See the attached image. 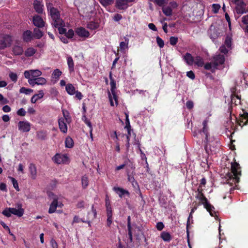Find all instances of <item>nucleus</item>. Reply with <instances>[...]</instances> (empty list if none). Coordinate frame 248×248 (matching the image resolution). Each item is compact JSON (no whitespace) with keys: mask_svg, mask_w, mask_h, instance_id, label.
Returning a JSON list of instances; mask_svg holds the SVG:
<instances>
[{"mask_svg":"<svg viewBox=\"0 0 248 248\" xmlns=\"http://www.w3.org/2000/svg\"><path fill=\"white\" fill-rule=\"evenodd\" d=\"M241 175L239 164L235 162L231 163V172L226 175L227 183L232 186L233 183L239 182V176Z\"/></svg>","mask_w":248,"mask_h":248,"instance_id":"1","label":"nucleus"},{"mask_svg":"<svg viewBox=\"0 0 248 248\" xmlns=\"http://www.w3.org/2000/svg\"><path fill=\"white\" fill-rule=\"evenodd\" d=\"M196 198L199 200L200 202L199 205L203 204L204 207L210 213L212 217H217V213L215 211V208L209 203L207 199L205 197L203 193L198 194Z\"/></svg>","mask_w":248,"mask_h":248,"instance_id":"2","label":"nucleus"},{"mask_svg":"<svg viewBox=\"0 0 248 248\" xmlns=\"http://www.w3.org/2000/svg\"><path fill=\"white\" fill-rule=\"evenodd\" d=\"M52 21L51 24L54 27H58V25H64V22L60 17L59 10L54 7H52L49 11Z\"/></svg>","mask_w":248,"mask_h":248,"instance_id":"3","label":"nucleus"},{"mask_svg":"<svg viewBox=\"0 0 248 248\" xmlns=\"http://www.w3.org/2000/svg\"><path fill=\"white\" fill-rule=\"evenodd\" d=\"M207 123H208V121L207 120H204L203 122H202L203 127H202V129L198 130V133L196 131H194L193 132V136H194V137L197 136L198 133L200 134L201 135H202V134H204L205 135V140H204V142L205 143V144L204 146V148H205V150L206 153H208L207 147H208V142H209L208 139L209 132H208V127L207 126Z\"/></svg>","mask_w":248,"mask_h":248,"instance_id":"4","label":"nucleus"},{"mask_svg":"<svg viewBox=\"0 0 248 248\" xmlns=\"http://www.w3.org/2000/svg\"><path fill=\"white\" fill-rule=\"evenodd\" d=\"M232 1L236 5L235 10L237 14L248 13V10L246 9V3L243 0H232Z\"/></svg>","mask_w":248,"mask_h":248,"instance_id":"5","label":"nucleus"},{"mask_svg":"<svg viewBox=\"0 0 248 248\" xmlns=\"http://www.w3.org/2000/svg\"><path fill=\"white\" fill-rule=\"evenodd\" d=\"M67 114L63 110L62 114L63 117H61L59 119L58 123L59 127L61 131L63 133H66L67 132V126L66 122H68V113L66 112Z\"/></svg>","mask_w":248,"mask_h":248,"instance_id":"6","label":"nucleus"},{"mask_svg":"<svg viewBox=\"0 0 248 248\" xmlns=\"http://www.w3.org/2000/svg\"><path fill=\"white\" fill-rule=\"evenodd\" d=\"M225 60V56L223 54H217L214 56L212 60L214 69H217L218 65L223 64Z\"/></svg>","mask_w":248,"mask_h":248,"instance_id":"7","label":"nucleus"},{"mask_svg":"<svg viewBox=\"0 0 248 248\" xmlns=\"http://www.w3.org/2000/svg\"><path fill=\"white\" fill-rule=\"evenodd\" d=\"M243 113L239 115L237 119V123L241 127L248 125V112L243 110Z\"/></svg>","mask_w":248,"mask_h":248,"instance_id":"8","label":"nucleus"},{"mask_svg":"<svg viewBox=\"0 0 248 248\" xmlns=\"http://www.w3.org/2000/svg\"><path fill=\"white\" fill-rule=\"evenodd\" d=\"M135 0H116L115 7L119 10H126L128 7V3L134 2Z\"/></svg>","mask_w":248,"mask_h":248,"instance_id":"9","label":"nucleus"},{"mask_svg":"<svg viewBox=\"0 0 248 248\" xmlns=\"http://www.w3.org/2000/svg\"><path fill=\"white\" fill-rule=\"evenodd\" d=\"M24 77L27 79H29L31 77L33 78H36L42 75L41 71L35 70H26L24 73Z\"/></svg>","mask_w":248,"mask_h":248,"instance_id":"10","label":"nucleus"},{"mask_svg":"<svg viewBox=\"0 0 248 248\" xmlns=\"http://www.w3.org/2000/svg\"><path fill=\"white\" fill-rule=\"evenodd\" d=\"M68 157L66 155H60L56 154L53 157L54 162L58 164H65L67 161Z\"/></svg>","mask_w":248,"mask_h":248,"instance_id":"11","label":"nucleus"},{"mask_svg":"<svg viewBox=\"0 0 248 248\" xmlns=\"http://www.w3.org/2000/svg\"><path fill=\"white\" fill-rule=\"evenodd\" d=\"M31 124L28 121H19L18 123V130L23 132H28L31 130Z\"/></svg>","mask_w":248,"mask_h":248,"instance_id":"12","label":"nucleus"},{"mask_svg":"<svg viewBox=\"0 0 248 248\" xmlns=\"http://www.w3.org/2000/svg\"><path fill=\"white\" fill-rule=\"evenodd\" d=\"M11 44V39L9 36H4L0 39V49H4L9 46Z\"/></svg>","mask_w":248,"mask_h":248,"instance_id":"13","label":"nucleus"},{"mask_svg":"<svg viewBox=\"0 0 248 248\" xmlns=\"http://www.w3.org/2000/svg\"><path fill=\"white\" fill-rule=\"evenodd\" d=\"M32 22L34 25L38 28H42L45 26V22L39 16H34L33 17Z\"/></svg>","mask_w":248,"mask_h":248,"instance_id":"14","label":"nucleus"},{"mask_svg":"<svg viewBox=\"0 0 248 248\" xmlns=\"http://www.w3.org/2000/svg\"><path fill=\"white\" fill-rule=\"evenodd\" d=\"M75 32L76 34L81 37L87 38L90 35L89 32L83 27L77 28L76 29Z\"/></svg>","mask_w":248,"mask_h":248,"instance_id":"15","label":"nucleus"},{"mask_svg":"<svg viewBox=\"0 0 248 248\" xmlns=\"http://www.w3.org/2000/svg\"><path fill=\"white\" fill-rule=\"evenodd\" d=\"M17 207V209L15 208L10 207L11 215L14 214L18 217H21L24 213V210L22 208V205L21 204H18Z\"/></svg>","mask_w":248,"mask_h":248,"instance_id":"16","label":"nucleus"},{"mask_svg":"<svg viewBox=\"0 0 248 248\" xmlns=\"http://www.w3.org/2000/svg\"><path fill=\"white\" fill-rule=\"evenodd\" d=\"M108 96L109 98V100L110 102V104L111 106H114V104L113 101V99L115 101V103L116 106L118 105V97L117 95L116 92H110L109 91L108 92Z\"/></svg>","mask_w":248,"mask_h":248,"instance_id":"17","label":"nucleus"},{"mask_svg":"<svg viewBox=\"0 0 248 248\" xmlns=\"http://www.w3.org/2000/svg\"><path fill=\"white\" fill-rule=\"evenodd\" d=\"M113 190L119 195V196L122 198L124 195H126L128 197L129 196L130 193L128 190H125L122 187L114 186Z\"/></svg>","mask_w":248,"mask_h":248,"instance_id":"18","label":"nucleus"},{"mask_svg":"<svg viewBox=\"0 0 248 248\" xmlns=\"http://www.w3.org/2000/svg\"><path fill=\"white\" fill-rule=\"evenodd\" d=\"M97 216V212L96 209L94 208V205H93L92 206V211L91 212H89L88 214V220L87 221V222L89 224L90 222V220H93ZM80 221H82L83 222H86V221H84L82 219L80 218Z\"/></svg>","mask_w":248,"mask_h":248,"instance_id":"19","label":"nucleus"},{"mask_svg":"<svg viewBox=\"0 0 248 248\" xmlns=\"http://www.w3.org/2000/svg\"><path fill=\"white\" fill-rule=\"evenodd\" d=\"M183 59L188 65H192L194 62V58L192 57V55L188 52H186L185 54L183 57Z\"/></svg>","mask_w":248,"mask_h":248,"instance_id":"20","label":"nucleus"},{"mask_svg":"<svg viewBox=\"0 0 248 248\" xmlns=\"http://www.w3.org/2000/svg\"><path fill=\"white\" fill-rule=\"evenodd\" d=\"M29 169L31 178L32 179H35L36 177L37 174V169L35 164L31 163Z\"/></svg>","mask_w":248,"mask_h":248,"instance_id":"21","label":"nucleus"},{"mask_svg":"<svg viewBox=\"0 0 248 248\" xmlns=\"http://www.w3.org/2000/svg\"><path fill=\"white\" fill-rule=\"evenodd\" d=\"M44 93L43 90H40L38 94L33 95L31 98V101L32 103H35L36 102L43 97Z\"/></svg>","mask_w":248,"mask_h":248,"instance_id":"22","label":"nucleus"},{"mask_svg":"<svg viewBox=\"0 0 248 248\" xmlns=\"http://www.w3.org/2000/svg\"><path fill=\"white\" fill-rule=\"evenodd\" d=\"M32 36V32L29 30H27L23 34V39L25 42H29L31 41Z\"/></svg>","mask_w":248,"mask_h":248,"instance_id":"23","label":"nucleus"},{"mask_svg":"<svg viewBox=\"0 0 248 248\" xmlns=\"http://www.w3.org/2000/svg\"><path fill=\"white\" fill-rule=\"evenodd\" d=\"M160 237L165 242H169L172 239V237L170 233L165 231H163L161 233Z\"/></svg>","mask_w":248,"mask_h":248,"instance_id":"24","label":"nucleus"},{"mask_svg":"<svg viewBox=\"0 0 248 248\" xmlns=\"http://www.w3.org/2000/svg\"><path fill=\"white\" fill-rule=\"evenodd\" d=\"M67 62L69 72H73L74 71V62L71 56H69L67 57Z\"/></svg>","mask_w":248,"mask_h":248,"instance_id":"25","label":"nucleus"},{"mask_svg":"<svg viewBox=\"0 0 248 248\" xmlns=\"http://www.w3.org/2000/svg\"><path fill=\"white\" fill-rule=\"evenodd\" d=\"M65 90L67 93L70 95H74L76 92L75 88L70 83H68L66 85Z\"/></svg>","mask_w":248,"mask_h":248,"instance_id":"26","label":"nucleus"},{"mask_svg":"<svg viewBox=\"0 0 248 248\" xmlns=\"http://www.w3.org/2000/svg\"><path fill=\"white\" fill-rule=\"evenodd\" d=\"M58 206V201L56 199H55L51 202L49 210L48 213L49 214L53 213L55 212L56 208Z\"/></svg>","mask_w":248,"mask_h":248,"instance_id":"27","label":"nucleus"},{"mask_svg":"<svg viewBox=\"0 0 248 248\" xmlns=\"http://www.w3.org/2000/svg\"><path fill=\"white\" fill-rule=\"evenodd\" d=\"M34 8L35 11L38 14H42L43 13V5H42L39 1L36 0L34 2Z\"/></svg>","mask_w":248,"mask_h":248,"instance_id":"28","label":"nucleus"},{"mask_svg":"<svg viewBox=\"0 0 248 248\" xmlns=\"http://www.w3.org/2000/svg\"><path fill=\"white\" fill-rule=\"evenodd\" d=\"M13 52L16 55H21L23 54L24 51L22 47L16 46L13 48Z\"/></svg>","mask_w":248,"mask_h":248,"instance_id":"29","label":"nucleus"},{"mask_svg":"<svg viewBox=\"0 0 248 248\" xmlns=\"http://www.w3.org/2000/svg\"><path fill=\"white\" fill-rule=\"evenodd\" d=\"M36 136L39 140H45L47 136V132L44 130L38 131L37 132Z\"/></svg>","mask_w":248,"mask_h":248,"instance_id":"30","label":"nucleus"},{"mask_svg":"<svg viewBox=\"0 0 248 248\" xmlns=\"http://www.w3.org/2000/svg\"><path fill=\"white\" fill-rule=\"evenodd\" d=\"M232 38L229 35H227L225 37L224 45L228 48L232 49Z\"/></svg>","mask_w":248,"mask_h":248,"instance_id":"31","label":"nucleus"},{"mask_svg":"<svg viewBox=\"0 0 248 248\" xmlns=\"http://www.w3.org/2000/svg\"><path fill=\"white\" fill-rule=\"evenodd\" d=\"M194 63L199 67H202L204 65L203 59L199 56L195 57Z\"/></svg>","mask_w":248,"mask_h":248,"instance_id":"32","label":"nucleus"},{"mask_svg":"<svg viewBox=\"0 0 248 248\" xmlns=\"http://www.w3.org/2000/svg\"><path fill=\"white\" fill-rule=\"evenodd\" d=\"M125 41L121 42L120 43V49L121 51H123L126 48H128V45L129 43V39L126 38H124Z\"/></svg>","mask_w":248,"mask_h":248,"instance_id":"33","label":"nucleus"},{"mask_svg":"<svg viewBox=\"0 0 248 248\" xmlns=\"http://www.w3.org/2000/svg\"><path fill=\"white\" fill-rule=\"evenodd\" d=\"M43 35V32L38 28H35L33 30V36L37 39L41 38Z\"/></svg>","mask_w":248,"mask_h":248,"instance_id":"34","label":"nucleus"},{"mask_svg":"<svg viewBox=\"0 0 248 248\" xmlns=\"http://www.w3.org/2000/svg\"><path fill=\"white\" fill-rule=\"evenodd\" d=\"M65 147L69 148H71L74 146V141L71 138L67 137L65 140Z\"/></svg>","mask_w":248,"mask_h":248,"instance_id":"35","label":"nucleus"},{"mask_svg":"<svg viewBox=\"0 0 248 248\" xmlns=\"http://www.w3.org/2000/svg\"><path fill=\"white\" fill-rule=\"evenodd\" d=\"M36 52V50L33 47L28 48L25 51V55L26 57H31L33 56Z\"/></svg>","mask_w":248,"mask_h":248,"instance_id":"36","label":"nucleus"},{"mask_svg":"<svg viewBox=\"0 0 248 248\" xmlns=\"http://www.w3.org/2000/svg\"><path fill=\"white\" fill-rule=\"evenodd\" d=\"M162 12L166 16H170L172 14V10L170 7H163Z\"/></svg>","mask_w":248,"mask_h":248,"instance_id":"37","label":"nucleus"},{"mask_svg":"<svg viewBox=\"0 0 248 248\" xmlns=\"http://www.w3.org/2000/svg\"><path fill=\"white\" fill-rule=\"evenodd\" d=\"M98 27L99 24L97 22H95L91 21L87 24V28L92 30L97 29Z\"/></svg>","mask_w":248,"mask_h":248,"instance_id":"38","label":"nucleus"},{"mask_svg":"<svg viewBox=\"0 0 248 248\" xmlns=\"http://www.w3.org/2000/svg\"><path fill=\"white\" fill-rule=\"evenodd\" d=\"M193 217L191 214H189L188 217L187 218V222H186V234L187 237L188 238V241L189 242V227L190 224V220L192 219Z\"/></svg>","mask_w":248,"mask_h":248,"instance_id":"39","label":"nucleus"},{"mask_svg":"<svg viewBox=\"0 0 248 248\" xmlns=\"http://www.w3.org/2000/svg\"><path fill=\"white\" fill-rule=\"evenodd\" d=\"M8 178L11 180L12 183L13 184L14 187L17 191H19L20 190L19 186H18V184L17 183V181L16 180L15 178L9 176Z\"/></svg>","mask_w":248,"mask_h":248,"instance_id":"40","label":"nucleus"},{"mask_svg":"<svg viewBox=\"0 0 248 248\" xmlns=\"http://www.w3.org/2000/svg\"><path fill=\"white\" fill-rule=\"evenodd\" d=\"M82 186L83 188H86L88 186L89 181L88 177L84 175L82 177L81 179Z\"/></svg>","mask_w":248,"mask_h":248,"instance_id":"41","label":"nucleus"},{"mask_svg":"<svg viewBox=\"0 0 248 248\" xmlns=\"http://www.w3.org/2000/svg\"><path fill=\"white\" fill-rule=\"evenodd\" d=\"M36 85H44L46 83V79L42 77H38L35 78Z\"/></svg>","mask_w":248,"mask_h":248,"instance_id":"42","label":"nucleus"},{"mask_svg":"<svg viewBox=\"0 0 248 248\" xmlns=\"http://www.w3.org/2000/svg\"><path fill=\"white\" fill-rule=\"evenodd\" d=\"M114 0H99L100 3L104 6L106 7L112 4Z\"/></svg>","mask_w":248,"mask_h":248,"instance_id":"43","label":"nucleus"},{"mask_svg":"<svg viewBox=\"0 0 248 248\" xmlns=\"http://www.w3.org/2000/svg\"><path fill=\"white\" fill-rule=\"evenodd\" d=\"M33 92V90L31 89L26 88L25 87H21L20 89L19 92L20 93H25L26 94H29L30 93Z\"/></svg>","mask_w":248,"mask_h":248,"instance_id":"44","label":"nucleus"},{"mask_svg":"<svg viewBox=\"0 0 248 248\" xmlns=\"http://www.w3.org/2000/svg\"><path fill=\"white\" fill-rule=\"evenodd\" d=\"M125 124H126V125H125L124 128H126L127 131L128 130H131V125H130V121H129V119L128 118V114L125 113Z\"/></svg>","mask_w":248,"mask_h":248,"instance_id":"45","label":"nucleus"},{"mask_svg":"<svg viewBox=\"0 0 248 248\" xmlns=\"http://www.w3.org/2000/svg\"><path fill=\"white\" fill-rule=\"evenodd\" d=\"M2 214L4 216L9 217L11 216L10 207H6L2 212Z\"/></svg>","mask_w":248,"mask_h":248,"instance_id":"46","label":"nucleus"},{"mask_svg":"<svg viewBox=\"0 0 248 248\" xmlns=\"http://www.w3.org/2000/svg\"><path fill=\"white\" fill-rule=\"evenodd\" d=\"M65 26L64 25H58V27H54L55 28H57L58 29V31H59V32L60 34H65L66 33V29L64 28H63V27Z\"/></svg>","mask_w":248,"mask_h":248,"instance_id":"47","label":"nucleus"},{"mask_svg":"<svg viewBox=\"0 0 248 248\" xmlns=\"http://www.w3.org/2000/svg\"><path fill=\"white\" fill-rule=\"evenodd\" d=\"M61 75L62 72L59 69H55L52 73L53 78L56 79H58Z\"/></svg>","mask_w":248,"mask_h":248,"instance_id":"48","label":"nucleus"},{"mask_svg":"<svg viewBox=\"0 0 248 248\" xmlns=\"http://www.w3.org/2000/svg\"><path fill=\"white\" fill-rule=\"evenodd\" d=\"M156 43L160 48H163L164 46V41L159 36L156 38Z\"/></svg>","mask_w":248,"mask_h":248,"instance_id":"49","label":"nucleus"},{"mask_svg":"<svg viewBox=\"0 0 248 248\" xmlns=\"http://www.w3.org/2000/svg\"><path fill=\"white\" fill-rule=\"evenodd\" d=\"M9 78L10 79L14 82H16L17 80V76L16 74L13 73V72H10L9 75Z\"/></svg>","mask_w":248,"mask_h":248,"instance_id":"50","label":"nucleus"},{"mask_svg":"<svg viewBox=\"0 0 248 248\" xmlns=\"http://www.w3.org/2000/svg\"><path fill=\"white\" fill-rule=\"evenodd\" d=\"M178 42V39L177 37L171 36L170 38V44L172 46H175L177 44Z\"/></svg>","mask_w":248,"mask_h":248,"instance_id":"51","label":"nucleus"},{"mask_svg":"<svg viewBox=\"0 0 248 248\" xmlns=\"http://www.w3.org/2000/svg\"><path fill=\"white\" fill-rule=\"evenodd\" d=\"M168 0H155L154 2L159 6H163Z\"/></svg>","mask_w":248,"mask_h":248,"instance_id":"52","label":"nucleus"},{"mask_svg":"<svg viewBox=\"0 0 248 248\" xmlns=\"http://www.w3.org/2000/svg\"><path fill=\"white\" fill-rule=\"evenodd\" d=\"M220 8V5L219 4H213L212 5V11L215 14H217Z\"/></svg>","mask_w":248,"mask_h":248,"instance_id":"53","label":"nucleus"},{"mask_svg":"<svg viewBox=\"0 0 248 248\" xmlns=\"http://www.w3.org/2000/svg\"><path fill=\"white\" fill-rule=\"evenodd\" d=\"M65 36L69 39H71L74 35V32L72 29H69L67 32L66 31Z\"/></svg>","mask_w":248,"mask_h":248,"instance_id":"54","label":"nucleus"},{"mask_svg":"<svg viewBox=\"0 0 248 248\" xmlns=\"http://www.w3.org/2000/svg\"><path fill=\"white\" fill-rule=\"evenodd\" d=\"M110 91L111 92H116L115 90L116 89V83L115 80H111L110 82Z\"/></svg>","mask_w":248,"mask_h":248,"instance_id":"55","label":"nucleus"},{"mask_svg":"<svg viewBox=\"0 0 248 248\" xmlns=\"http://www.w3.org/2000/svg\"><path fill=\"white\" fill-rule=\"evenodd\" d=\"M219 50L223 54H227L228 52V50L226 48V46L224 45L220 46Z\"/></svg>","mask_w":248,"mask_h":248,"instance_id":"56","label":"nucleus"},{"mask_svg":"<svg viewBox=\"0 0 248 248\" xmlns=\"http://www.w3.org/2000/svg\"><path fill=\"white\" fill-rule=\"evenodd\" d=\"M0 102L1 105L6 104L9 102L8 100L4 98L3 95L0 93Z\"/></svg>","mask_w":248,"mask_h":248,"instance_id":"57","label":"nucleus"},{"mask_svg":"<svg viewBox=\"0 0 248 248\" xmlns=\"http://www.w3.org/2000/svg\"><path fill=\"white\" fill-rule=\"evenodd\" d=\"M129 162V159H127L126 160H125L124 162V163L121 165H119L118 166H117L116 168V170H120L121 169H124L125 166L126 165H127L128 163Z\"/></svg>","mask_w":248,"mask_h":248,"instance_id":"58","label":"nucleus"},{"mask_svg":"<svg viewBox=\"0 0 248 248\" xmlns=\"http://www.w3.org/2000/svg\"><path fill=\"white\" fill-rule=\"evenodd\" d=\"M16 113L18 116H25L26 114V112L23 108H21L17 111Z\"/></svg>","mask_w":248,"mask_h":248,"instance_id":"59","label":"nucleus"},{"mask_svg":"<svg viewBox=\"0 0 248 248\" xmlns=\"http://www.w3.org/2000/svg\"><path fill=\"white\" fill-rule=\"evenodd\" d=\"M204 65V68L206 70H211L212 67H213V64L212 62H207Z\"/></svg>","mask_w":248,"mask_h":248,"instance_id":"60","label":"nucleus"},{"mask_svg":"<svg viewBox=\"0 0 248 248\" xmlns=\"http://www.w3.org/2000/svg\"><path fill=\"white\" fill-rule=\"evenodd\" d=\"M194 104L193 101L189 100L186 103V107L188 109H191L193 108Z\"/></svg>","mask_w":248,"mask_h":248,"instance_id":"61","label":"nucleus"},{"mask_svg":"<svg viewBox=\"0 0 248 248\" xmlns=\"http://www.w3.org/2000/svg\"><path fill=\"white\" fill-rule=\"evenodd\" d=\"M123 18L122 16L119 14H116L114 15L113 17V19L115 21H119Z\"/></svg>","mask_w":248,"mask_h":248,"instance_id":"62","label":"nucleus"},{"mask_svg":"<svg viewBox=\"0 0 248 248\" xmlns=\"http://www.w3.org/2000/svg\"><path fill=\"white\" fill-rule=\"evenodd\" d=\"M50 245L52 248H58V244L54 239H52L50 241Z\"/></svg>","mask_w":248,"mask_h":248,"instance_id":"63","label":"nucleus"},{"mask_svg":"<svg viewBox=\"0 0 248 248\" xmlns=\"http://www.w3.org/2000/svg\"><path fill=\"white\" fill-rule=\"evenodd\" d=\"M242 22L243 24L248 25V15L242 17Z\"/></svg>","mask_w":248,"mask_h":248,"instance_id":"64","label":"nucleus"}]
</instances>
